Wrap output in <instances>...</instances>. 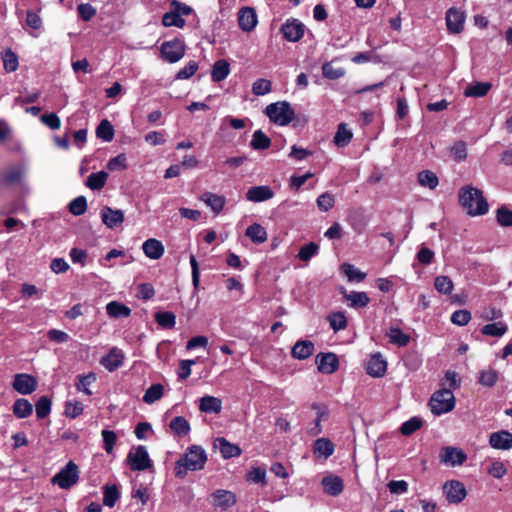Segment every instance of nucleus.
<instances>
[{
  "mask_svg": "<svg viewBox=\"0 0 512 512\" xmlns=\"http://www.w3.org/2000/svg\"><path fill=\"white\" fill-rule=\"evenodd\" d=\"M440 385L442 388L457 389L460 386V379L458 374L455 371L448 370L446 371L444 377L440 381Z\"/></svg>",
  "mask_w": 512,
  "mask_h": 512,
  "instance_id": "864d4df0",
  "label": "nucleus"
},
{
  "mask_svg": "<svg viewBox=\"0 0 512 512\" xmlns=\"http://www.w3.org/2000/svg\"><path fill=\"white\" fill-rule=\"evenodd\" d=\"M37 380L34 376L26 373H19L14 376L13 389L22 395L33 393L37 389Z\"/></svg>",
  "mask_w": 512,
  "mask_h": 512,
  "instance_id": "6e6552de",
  "label": "nucleus"
},
{
  "mask_svg": "<svg viewBox=\"0 0 512 512\" xmlns=\"http://www.w3.org/2000/svg\"><path fill=\"white\" fill-rule=\"evenodd\" d=\"M120 498V491L116 484H106L103 487V505L109 508L115 506Z\"/></svg>",
  "mask_w": 512,
  "mask_h": 512,
  "instance_id": "c85d7f7f",
  "label": "nucleus"
},
{
  "mask_svg": "<svg viewBox=\"0 0 512 512\" xmlns=\"http://www.w3.org/2000/svg\"><path fill=\"white\" fill-rule=\"evenodd\" d=\"M170 429L178 437H183L189 434L191 430L190 423L183 416L174 417L169 424Z\"/></svg>",
  "mask_w": 512,
  "mask_h": 512,
  "instance_id": "cd10ccee",
  "label": "nucleus"
},
{
  "mask_svg": "<svg viewBox=\"0 0 512 512\" xmlns=\"http://www.w3.org/2000/svg\"><path fill=\"white\" fill-rule=\"evenodd\" d=\"M334 203V196L328 192L322 193L317 198V206L323 212L329 211L334 206Z\"/></svg>",
  "mask_w": 512,
  "mask_h": 512,
  "instance_id": "69168bd1",
  "label": "nucleus"
},
{
  "mask_svg": "<svg viewBox=\"0 0 512 512\" xmlns=\"http://www.w3.org/2000/svg\"><path fill=\"white\" fill-rule=\"evenodd\" d=\"M124 359L125 357L123 352L120 349L113 347L110 349L108 354L101 358L100 364L108 371L113 372L123 365Z\"/></svg>",
  "mask_w": 512,
  "mask_h": 512,
  "instance_id": "dca6fc26",
  "label": "nucleus"
},
{
  "mask_svg": "<svg viewBox=\"0 0 512 512\" xmlns=\"http://www.w3.org/2000/svg\"><path fill=\"white\" fill-rule=\"evenodd\" d=\"M314 352V344L310 340L297 341L292 347L291 354L295 359L304 360Z\"/></svg>",
  "mask_w": 512,
  "mask_h": 512,
  "instance_id": "b1692460",
  "label": "nucleus"
},
{
  "mask_svg": "<svg viewBox=\"0 0 512 512\" xmlns=\"http://www.w3.org/2000/svg\"><path fill=\"white\" fill-rule=\"evenodd\" d=\"M387 336L391 343L398 345L399 347L406 346L409 343V335L402 332L401 329L392 327L387 332Z\"/></svg>",
  "mask_w": 512,
  "mask_h": 512,
  "instance_id": "c03bdc74",
  "label": "nucleus"
},
{
  "mask_svg": "<svg viewBox=\"0 0 512 512\" xmlns=\"http://www.w3.org/2000/svg\"><path fill=\"white\" fill-rule=\"evenodd\" d=\"M163 395V386L159 383L152 384L144 393L143 401L152 404L159 400Z\"/></svg>",
  "mask_w": 512,
  "mask_h": 512,
  "instance_id": "49530a36",
  "label": "nucleus"
},
{
  "mask_svg": "<svg viewBox=\"0 0 512 512\" xmlns=\"http://www.w3.org/2000/svg\"><path fill=\"white\" fill-rule=\"evenodd\" d=\"M334 452L333 443L327 438H319L315 441L313 446V453L319 458H328Z\"/></svg>",
  "mask_w": 512,
  "mask_h": 512,
  "instance_id": "a878e982",
  "label": "nucleus"
},
{
  "mask_svg": "<svg viewBox=\"0 0 512 512\" xmlns=\"http://www.w3.org/2000/svg\"><path fill=\"white\" fill-rule=\"evenodd\" d=\"M508 330V325L503 321L486 324L481 328V333L491 337H502Z\"/></svg>",
  "mask_w": 512,
  "mask_h": 512,
  "instance_id": "473e14b6",
  "label": "nucleus"
},
{
  "mask_svg": "<svg viewBox=\"0 0 512 512\" xmlns=\"http://www.w3.org/2000/svg\"><path fill=\"white\" fill-rule=\"evenodd\" d=\"M318 245L314 242L302 246L298 252V258L302 261H308L318 253Z\"/></svg>",
  "mask_w": 512,
  "mask_h": 512,
  "instance_id": "680f3d73",
  "label": "nucleus"
},
{
  "mask_svg": "<svg viewBox=\"0 0 512 512\" xmlns=\"http://www.w3.org/2000/svg\"><path fill=\"white\" fill-rule=\"evenodd\" d=\"M186 52V45L184 41L179 38H174L165 41L160 46L161 58L169 63H176L180 61Z\"/></svg>",
  "mask_w": 512,
  "mask_h": 512,
  "instance_id": "423d86ee",
  "label": "nucleus"
},
{
  "mask_svg": "<svg viewBox=\"0 0 512 512\" xmlns=\"http://www.w3.org/2000/svg\"><path fill=\"white\" fill-rule=\"evenodd\" d=\"M459 204L469 216L485 215L489 211V204L480 189L471 185L460 188L458 193Z\"/></svg>",
  "mask_w": 512,
  "mask_h": 512,
  "instance_id": "f03ea898",
  "label": "nucleus"
},
{
  "mask_svg": "<svg viewBox=\"0 0 512 512\" xmlns=\"http://www.w3.org/2000/svg\"><path fill=\"white\" fill-rule=\"evenodd\" d=\"M127 461L133 471H145L153 467V462L143 445L131 449L127 455Z\"/></svg>",
  "mask_w": 512,
  "mask_h": 512,
  "instance_id": "0eeeda50",
  "label": "nucleus"
},
{
  "mask_svg": "<svg viewBox=\"0 0 512 512\" xmlns=\"http://www.w3.org/2000/svg\"><path fill=\"white\" fill-rule=\"evenodd\" d=\"M200 199L204 201L215 213H219L225 205L224 197L211 192L204 193Z\"/></svg>",
  "mask_w": 512,
  "mask_h": 512,
  "instance_id": "4c0bfd02",
  "label": "nucleus"
},
{
  "mask_svg": "<svg viewBox=\"0 0 512 512\" xmlns=\"http://www.w3.org/2000/svg\"><path fill=\"white\" fill-rule=\"evenodd\" d=\"M23 169L19 166L9 167L2 175V182L5 185H14L21 181Z\"/></svg>",
  "mask_w": 512,
  "mask_h": 512,
  "instance_id": "ea45409f",
  "label": "nucleus"
},
{
  "mask_svg": "<svg viewBox=\"0 0 512 512\" xmlns=\"http://www.w3.org/2000/svg\"><path fill=\"white\" fill-rule=\"evenodd\" d=\"M101 435L103 439L104 450L108 454L112 453L117 440L116 433L112 430L104 429L102 430Z\"/></svg>",
  "mask_w": 512,
  "mask_h": 512,
  "instance_id": "bf43d9fd",
  "label": "nucleus"
},
{
  "mask_svg": "<svg viewBox=\"0 0 512 512\" xmlns=\"http://www.w3.org/2000/svg\"><path fill=\"white\" fill-rule=\"evenodd\" d=\"M230 72V65L226 60H217L211 71V78L214 82L223 81Z\"/></svg>",
  "mask_w": 512,
  "mask_h": 512,
  "instance_id": "72a5a7b5",
  "label": "nucleus"
},
{
  "mask_svg": "<svg viewBox=\"0 0 512 512\" xmlns=\"http://www.w3.org/2000/svg\"><path fill=\"white\" fill-rule=\"evenodd\" d=\"M471 320V313L468 310L461 309L452 313L451 322L458 326H465Z\"/></svg>",
  "mask_w": 512,
  "mask_h": 512,
  "instance_id": "0e129e2a",
  "label": "nucleus"
},
{
  "mask_svg": "<svg viewBox=\"0 0 512 512\" xmlns=\"http://www.w3.org/2000/svg\"><path fill=\"white\" fill-rule=\"evenodd\" d=\"M387 369V362L380 353L373 354L369 359L366 372L372 377H382Z\"/></svg>",
  "mask_w": 512,
  "mask_h": 512,
  "instance_id": "aec40b11",
  "label": "nucleus"
},
{
  "mask_svg": "<svg viewBox=\"0 0 512 512\" xmlns=\"http://www.w3.org/2000/svg\"><path fill=\"white\" fill-rule=\"evenodd\" d=\"M197 70H198L197 62L191 60L177 72L176 79H178V80L189 79L196 73Z\"/></svg>",
  "mask_w": 512,
  "mask_h": 512,
  "instance_id": "052dcab7",
  "label": "nucleus"
},
{
  "mask_svg": "<svg viewBox=\"0 0 512 512\" xmlns=\"http://www.w3.org/2000/svg\"><path fill=\"white\" fill-rule=\"evenodd\" d=\"M155 322L163 329H172L176 325V315L170 311H159L154 315Z\"/></svg>",
  "mask_w": 512,
  "mask_h": 512,
  "instance_id": "c9c22d12",
  "label": "nucleus"
},
{
  "mask_svg": "<svg viewBox=\"0 0 512 512\" xmlns=\"http://www.w3.org/2000/svg\"><path fill=\"white\" fill-rule=\"evenodd\" d=\"M101 220L108 228L114 229L125 220L124 212L120 209H113L109 206H104L100 212Z\"/></svg>",
  "mask_w": 512,
  "mask_h": 512,
  "instance_id": "ddd939ff",
  "label": "nucleus"
},
{
  "mask_svg": "<svg viewBox=\"0 0 512 512\" xmlns=\"http://www.w3.org/2000/svg\"><path fill=\"white\" fill-rule=\"evenodd\" d=\"M214 447L215 449L219 450L221 456L224 459L239 456L241 453V449L237 445L228 442L223 437H219L215 440Z\"/></svg>",
  "mask_w": 512,
  "mask_h": 512,
  "instance_id": "5701e85b",
  "label": "nucleus"
},
{
  "mask_svg": "<svg viewBox=\"0 0 512 512\" xmlns=\"http://www.w3.org/2000/svg\"><path fill=\"white\" fill-rule=\"evenodd\" d=\"M83 410H84V406L81 402L68 401V402H66L64 413L68 418L75 419L83 413Z\"/></svg>",
  "mask_w": 512,
  "mask_h": 512,
  "instance_id": "e2e57ef3",
  "label": "nucleus"
},
{
  "mask_svg": "<svg viewBox=\"0 0 512 512\" xmlns=\"http://www.w3.org/2000/svg\"><path fill=\"white\" fill-rule=\"evenodd\" d=\"M497 223L502 227H512V210L506 206H501L496 211Z\"/></svg>",
  "mask_w": 512,
  "mask_h": 512,
  "instance_id": "5fc2aeb1",
  "label": "nucleus"
},
{
  "mask_svg": "<svg viewBox=\"0 0 512 512\" xmlns=\"http://www.w3.org/2000/svg\"><path fill=\"white\" fill-rule=\"evenodd\" d=\"M162 24L165 27H178L183 28L186 24L185 19L180 15L179 9H174L170 12H166L162 17Z\"/></svg>",
  "mask_w": 512,
  "mask_h": 512,
  "instance_id": "f704fd0d",
  "label": "nucleus"
},
{
  "mask_svg": "<svg viewBox=\"0 0 512 512\" xmlns=\"http://www.w3.org/2000/svg\"><path fill=\"white\" fill-rule=\"evenodd\" d=\"M328 321L331 328L337 332L343 330L347 326V319L343 312H334L328 316Z\"/></svg>",
  "mask_w": 512,
  "mask_h": 512,
  "instance_id": "603ef678",
  "label": "nucleus"
},
{
  "mask_svg": "<svg viewBox=\"0 0 512 512\" xmlns=\"http://www.w3.org/2000/svg\"><path fill=\"white\" fill-rule=\"evenodd\" d=\"M12 411L15 417L19 419H24L29 417L33 412V405L29 400L25 398H18L15 400Z\"/></svg>",
  "mask_w": 512,
  "mask_h": 512,
  "instance_id": "bb28decb",
  "label": "nucleus"
},
{
  "mask_svg": "<svg viewBox=\"0 0 512 512\" xmlns=\"http://www.w3.org/2000/svg\"><path fill=\"white\" fill-rule=\"evenodd\" d=\"M341 270L350 282H352V281L361 282L366 277L365 273H363L362 271L357 269L352 264H343L341 267Z\"/></svg>",
  "mask_w": 512,
  "mask_h": 512,
  "instance_id": "09e8293b",
  "label": "nucleus"
},
{
  "mask_svg": "<svg viewBox=\"0 0 512 512\" xmlns=\"http://www.w3.org/2000/svg\"><path fill=\"white\" fill-rule=\"evenodd\" d=\"M199 410L204 413L218 414L222 410V401L214 396H204L200 399Z\"/></svg>",
  "mask_w": 512,
  "mask_h": 512,
  "instance_id": "393cba45",
  "label": "nucleus"
},
{
  "mask_svg": "<svg viewBox=\"0 0 512 512\" xmlns=\"http://www.w3.org/2000/svg\"><path fill=\"white\" fill-rule=\"evenodd\" d=\"M265 113L272 122L281 126L289 124L295 116L294 110L286 101L269 104Z\"/></svg>",
  "mask_w": 512,
  "mask_h": 512,
  "instance_id": "20e7f679",
  "label": "nucleus"
},
{
  "mask_svg": "<svg viewBox=\"0 0 512 512\" xmlns=\"http://www.w3.org/2000/svg\"><path fill=\"white\" fill-rule=\"evenodd\" d=\"M142 249L144 254L153 260L160 259L164 254V245L161 241L155 239V238H149L147 239L143 245Z\"/></svg>",
  "mask_w": 512,
  "mask_h": 512,
  "instance_id": "4be33fe9",
  "label": "nucleus"
},
{
  "mask_svg": "<svg viewBox=\"0 0 512 512\" xmlns=\"http://www.w3.org/2000/svg\"><path fill=\"white\" fill-rule=\"evenodd\" d=\"M214 506L221 511H226L236 503V495L232 491L218 489L213 493Z\"/></svg>",
  "mask_w": 512,
  "mask_h": 512,
  "instance_id": "a211bd4d",
  "label": "nucleus"
},
{
  "mask_svg": "<svg viewBox=\"0 0 512 512\" xmlns=\"http://www.w3.org/2000/svg\"><path fill=\"white\" fill-rule=\"evenodd\" d=\"M498 380V373L494 369L482 370L479 373V383L486 387H493Z\"/></svg>",
  "mask_w": 512,
  "mask_h": 512,
  "instance_id": "6e6d98bb",
  "label": "nucleus"
},
{
  "mask_svg": "<svg viewBox=\"0 0 512 512\" xmlns=\"http://www.w3.org/2000/svg\"><path fill=\"white\" fill-rule=\"evenodd\" d=\"M456 405L453 392L447 388L436 390L430 397L428 407L435 416L451 412Z\"/></svg>",
  "mask_w": 512,
  "mask_h": 512,
  "instance_id": "7ed1b4c3",
  "label": "nucleus"
},
{
  "mask_svg": "<svg viewBox=\"0 0 512 512\" xmlns=\"http://www.w3.org/2000/svg\"><path fill=\"white\" fill-rule=\"evenodd\" d=\"M131 497L139 500L141 505L145 506L150 499V493L147 487L139 485L138 487H133Z\"/></svg>",
  "mask_w": 512,
  "mask_h": 512,
  "instance_id": "338daca9",
  "label": "nucleus"
},
{
  "mask_svg": "<svg viewBox=\"0 0 512 512\" xmlns=\"http://www.w3.org/2000/svg\"><path fill=\"white\" fill-rule=\"evenodd\" d=\"M51 405V400L47 396H41L35 404L37 418H46L51 412Z\"/></svg>",
  "mask_w": 512,
  "mask_h": 512,
  "instance_id": "de8ad7c7",
  "label": "nucleus"
},
{
  "mask_svg": "<svg viewBox=\"0 0 512 512\" xmlns=\"http://www.w3.org/2000/svg\"><path fill=\"white\" fill-rule=\"evenodd\" d=\"M435 289L441 294H451L454 289V284L448 276H437L434 280Z\"/></svg>",
  "mask_w": 512,
  "mask_h": 512,
  "instance_id": "a18cd8bd",
  "label": "nucleus"
},
{
  "mask_svg": "<svg viewBox=\"0 0 512 512\" xmlns=\"http://www.w3.org/2000/svg\"><path fill=\"white\" fill-rule=\"evenodd\" d=\"M422 424L419 417H412L401 425L400 431L403 435L408 436L420 429Z\"/></svg>",
  "mask_w": 512,
  "mask_h": 512,
  "instance_id": "4d7b16f0",
  "label": "nucleus"
},
{
  "mask_svg": "<svg viewBox=\"0 0 512 512\" xmlns=\"http://www.w3.org/2000/svg\"><path fill=\"white\" fill-rule=\"evenodd\" d=\"M115 130L113 125L107 119H103L96 128V136L105 142H111L114 138Z\"/></svg>",
  "mask_w": 512,
  "mask_h": 512,
  "instance_id": "e433bc0d",
  "label": "nucleus"
},
{
  "mask_svg": "<svg viewBox=\"0 0 512 512\" xmlns=\"http://www.w3.org/2000/svg\"><path fill=\"white\" fill-rule=\"evenodd\" d=\"M353 137V134L351 132V130H349L347 128V125L344 124V123H341L339 124L338 126V129H337V132L334 136V144L337 146V147H345L347 146L351 139Z\"/></svg>",
  "mask_w": 512,
  "mask_h": 512,
  "instance_id": "58836bf2",
  "label": "nucleus"
},
{
  "mask_svg": "<svg viewBox=\"0 0 512 512\" xmlns=\"http://www.w3.org/2000/svg\"><path fill=\"white\" fill-rule=\"evenodd\" d=\"M417 181L420 186L430 190H434L439 184L437 175L431 170L420 171L417 175Z\"/></svg>",
  "mask_w": 512,
  "mask_h": 512,
  "instance_id": "2f4dec72",
  "label": "nucleus"
},
{
  "mask_svg": "<svg viewBox=\"0 0 512 512\" xmlns=\"http://www.w3.org/2000/svg\"><path fill=\"white\" fill-rule=\"evenodd\" d=\"M467 459L466 453L456 447H444L440 452V460L450 466L462 465Z\"/></svg>",
  "mask_w": 512,
  "mask_h": 512,
  "instance_id": "f8f14e48",
  "label": "nucleus"
},
{
  "mask_svg": "<svg viewBox=\"0 0 512 512\" xmlns=\"http://www.w3.org/2000/svg\"><path fill=\"white\" fill-rule=\"evenodd\" d=\"M207 454L199 445L187 448L184 455L175 462L174 472L177 478L183 479L188 471H198L205 467Z\"/></svg>",
  "mask_w": 512,
  "mask_h": 512,
  "instance_id": "f257e3e1",
  "label": "nucleus"
},
{
  "mask_svg": "<svg viewBox=\"0 0 512 512\" xmlns=\"http://www.w3.org/2000/svg\"><path fill=\"white\" fill-rule=\"evenodd\" d=\"M321 485L326 494L336 497L344 490L343 480L334 474H328L321 480Z\"/></svg>",
  "mask_w": 512,
  "mask_h": 512,
  "instance_id": "f3484780",
  "label": "nucleus"
},
{
  "mask_svg": "<svg viewBox=\"0 0 512 512\" xmlns=\"http://www.w3.org/2000/svg\"><path fill=\"white\" fill-rule=\"evenodd\" d=\"M488 473L496 479H501L506 475L507 467L502 461H493L488 468Z\"/></svg>",
  "mask_w": 512,
  "mask_h": 512,
  "instance_id": "774afa93",
  "label": "nucleus"
},
{
  "mask_svg": "<svg viewBox=\"0 0 512 512\" xmlns=\"http://www.w3.org/2000/svg\"><path fill=\"white\" fill-rule=\"evenodd\" d=\"M443 490L447 500L453 504L460 503L467 495L465 486L457 480L446 482L443 486Z\"/></svg>",
  "mask_w": 512,
  "mask_h": 512,
  "instance_id": "9d476101",
  "label": "nucleus"
},
{
  "mask_svg": "<svg viewBox=\"0 0 512 512\" xmlns=\"http://www.w3.org/2000/svg\"><path fill=\"white\" fill-rule=\"evenodd\" d=\"M322 74L325 78L336 80L345 74L342 67H335L332 62H326L322 65Z\"/></svg>",
  "mask_w": 512,
  "mask_h": 512,
  "instance_id": "8fccbe9b",
  "label": "nucleus"
},
{
  "mask_svg": "<svg viewBox=\"0 0 512 512\" xmlns=\"http://www.w3.org/2000/svg\"><path fill=\"white\" fill-rule=\"evenodd\" d=\"M466 19L465 12L460 8L451 7L447 10L445 20L449 32L458 34L463 30Z\"/></svg>",
  "mask_w": 512,
  "mask_h": 512,
  "instance_id": "1a4fd4ad",
  "label": "nucleus"
},
{
  "mask_svg": "<svg viewBox=\"0 0 512 512\" xmlns=\"http://www.w3.org/2000/svg\"><path fill=\"white\" fill-rule=\"evenodd\" d=\"M78 480L79 467L73 461H69L52 477L51 483L58 485L61 489H69L75 485Z\"/></svg>",
  "mask_w": 512,
  "mask_h": 512,
  "instance_id": "39448f33",
  "label": "nucleus"
},
{
  "mask_svg": "<svg viewBox=\"0 0 512 512\" xmlns=\"http://www.w3.org/2000/svg\"><path fill=\"white\" fill-rule=\"evenodd\" d=\"M305 26L297 19L287 20L281 27L283 37L289 42H297L304 35Z\"/></svg>",
  "mask_w": 512,
  "mask_h": 512,
  "instance_id": "9b49d317",
  "label": "nucleus"
},
{
  "mask_svg": "<svg viewBox=\"0 0 512 512\" xmlns=\"http://www.w3.org/2000/svg\"><path fill=\"white\" fill-rule=\"evenodd\" d=\"M489 445L496 450L512 448V433L507 430L493 432L489 436Z\"/></svg>",
  "mask_w": 512,
  "mask_h": 512,
  "instance_id": "2eb2a0df",
  "label": "nucleus"
},
{
  "mask_svg": "<svg viewBox=\"0 0 512 512\" xmlns=\"http://www.w3.org/2000/svg\"><path fill=\"white\" fill-rule=\"evenodd\" d=\"M238 23L243 31H251L256 26V10L252 7H243L238 13Z\"/></svg>",
  "mask_w": 512,
  "mask_h": 512,
  "instance_id": "412c9836",
  "label": "nucleus"
},
{
  "mask_svg": "<svg viewBox=\"0 0 512 512\" xmlns=\"http://www.w3.org/2000/svg\"><path fill=\"white\" fill-rule=\"evenodd\" d=\"M340 292L343 294L344 299L347 301L348 306L351 308L366 307L370 302L369 296L366 292H347L344 287L340 288Z\"/></svg>",
  "mask_w": 512,
  "mask_h": 512,
  "instance_id": "6ab92c4d",
  "label": "nucleus"
},
{
  "mask_svg": "<svg viewBox=\"0 0 512 512\" xmlns=\"http://www.w3.org/2000/svg\"><path fill=\"white\" fill-rule=\"evenodd\" d=\"M106 311L112 318H126L131 315V309L117 301L109 302L106 306Z\"/></svg>",
  "mask_w": 512,
  "mask_h": 512,
  "instance_id": "c756f323",
  "label": "nucleus"
},
{
  "mask_svg": "<svg viewBox=\"0 0 512 512\" xmlns=\"http://www.w3.org/2000/svg\"><path fill=\"white\" fill-rule=\"evenodd\" d=\"M317 368L321 373L332 374L335 372L339 365V360L334 353H319L316 356Z\"/></svg>",
  "mask_w": 512,
  "mask_h": 512,
  "instance_id": "4468645a",
  "label": "nucleus"
},
{
  "mask_svg": "<svg viewBox=\"0 0 512 512\" xmlns=\"http://www.w3.org/2000/svg\"><path fill=\"white\" fill-rule=\"evenodd\" d=\"M491 87H492V84L490 82H475V83L469 85L464 90V95L466 97H474V98L483 97L489 92Z\"/></svg>",
  "mask_w": 512,
  "mask_h": 512,
  "instance_id": "7c9ffc66",
  "label": "nucleus"
},
{
  "mask_svg": "<svg viewBox=\"0 0 512 512\" xmlns=\"http://www.w3.org/2000/svg\"><path fill=\"white\" fill-rule=\"evenodd\" d=\"M108 173L105 171H99L96 173H91L86 181V185L91 190H101L107 181Z\"/></svg>",
  "mask_w": 512,
  "mask_h": 512,
  "instance_id": "a19ab883",
  "label": "nucleus"
},
{
  "mask_svg": "<svg viewBox=\"0 0 512 512\" xmlns=\"http://www.w3.org/2000/svg\"><path fill=\"white\" fill-rule=\"evenodd\" d=\"M3 67L8 73L14 72L18 69L19 61L18 56L11 48H7L2 54Z\"/></svg>",
  "mask_w": 512,
  "mask_h": 512,
  "instance_id": "79ce46f5",
  "label": "nucleus"
},
{
  "mask_svg": "<svg viewBox=\"0 0 512 512\" xmlns=\"http://www.w3.org/2000/svg\"><path fill=\"white\" fill-rule=\"evenodd\" d=\"M96 381V374L90 372L86 375H78L77 382L75 383V387L78 391L83 392L84 394L90 396L92 395V391L88 388L92 383Z\"/></svg>",
  "mask_w": 512,
  "mask_h": 512,
  "instance_id": "37998d69",
  "label": "nucleus"
},
{
  "mask_svg": "<svg viewBox=\"0 0 512 512\" xmlns=\"http://www.w3.org/2000/svg\"><path fill=\"white\" fill-rule=\"evenodd\" d=\"M77 12L82 21L88 22L96 15L97 10L89 3H81L77 6Z\"/></svg>",
  "mask_w": 512,
  "mask_h": 512,
  "instance_id": "13d9d810",
  "label": "nucleus"
},
{
  "mask_svg": "<svg viewBox=\"0 0 512 512\" xmlns=\"http://www.w3.org/2000/svg\"><path fill=\"white\" fill-rule=\"evenodd\" d=\"M69 212L75 216L83 215L87 210V200L84 196H78L73 199L69 205Z\"/></svg>",
  "mask_w": 512,
  "mask_h": 512,
  "instance_id": "3c124183",
  "label": "nucleus"
}]
</instances>
